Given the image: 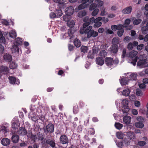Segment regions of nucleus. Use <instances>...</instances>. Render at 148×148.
Masks as SVG:
<instances>
[{
	"label": "nucleus",
	"instance_id": "1",
	"mask_svg": "<svg viewBox=\"0 0 148 148\" xmlns=\"http://www.w3.org/2000/svg\"><path fill=\"white\" fill-rule=\"evenodd\" d=\"M92 26H90L85 29V34L86 35L87 37L88 38L91 37H95L98 35V32L92 29Z\"/></svg>",
	"mask_w": 148,
	"mask_h": 148
},
{
	"label": "nucleus",
	"instance_id": "2",
	"mask_svg": "<svg viewBox=\"0 0 148 148\" xmlns=\"http://www.w3.org/2000/svg\"><path fill=\"white\" fill-rule=\"evenodd\" d=\"M122 104L123 105L122 108L121 112L123 114L125 115L128 112L129 108L128 106V101L126 99H124L122 100Z\"/></svg>",
	"mask_w": 148,
	"mask_h": 148
},
{
	"label": "nucleus",
	"instance_id": "3",
	"mask_svg": "<svg viewBox=\"0 0 148 148\" xmlns=\"http://www.w3.org/2000/svg\"><path fill=\"white\" fill-rule=\"evenodd\" d=\"M137 53L138 52L136 51L133 50L131 51L129 54V57L132 61L130 63L132 64L134 66L136 65L137 62L138 57L136 56Z\"/></svg>",
	"mask_w": 148,
	"mask_h": 148
},
{
	"label": "nucleus",
	"instance_id": "4",
	"mask_svg": "<svg viewBox=\"0 0 148 148\" xmlns=\"http://www.w3.org/2000/svg\"><path fill=\"white\" fill-rule=\"evenodd\" d=\"M137 120L138 121L135 123V126L137 128H142L144 126L143 122L144 121V118L142 116H138L137 118Z\"/></svg>",
	"mask_w": 148,
	"mask_h": 148
},
{
	"label": "nucleus",
	"instance_id": "5",
	"mask_svg": "<svg viewBox=\"0 0 148 148\" xmlns=\"http://www.w3.org/2000/svg\"><path fill=\"white\" fill-rule=\"evenodd\" d=\"M44 129L45 132H53L54 130V126L53 124L49 123L44 127Z\"/></svg>",
	"mask_w": 148,
	"mask_h": 148
},
{
	"label": "nucleus",
	"instance_id": "6",
	"mask_svg": "<svg viewBox=\"0 0 148 148\" xmlns=\"http://www.w3.org/2000/svg\"><path fill=\"white\" fill-rule=\"evenodd\" d=\"M144 56L143 55H141L139 56L138 58L139 60L137 62L138 65L139 66H141L143 65L144 64H147V65H146V66H148V62L145 63L146 61V59L144 58Z\"/></svg>",
	"mask_w": 148,
	"mask_h": 148
},
{
	"label": "nucleus",
	"instance_id": "7",
	"mask_svg": "<svg viewBox=\"0 0 148 148\" xmlns=\"http://www.w3.org/2000/svg\"><path fill=\"white\" fill-rule=\"evenodd\" d=\"M105 61L106 65L109 67L114 65V60L112 58L107 57L105 58Z\"/></svg>",
	"mask_w": 148,
	"mask_h": 148
},
{
	"label": "nucleus",
	"instance_id": "8",
	"mask_svg": "<svg viewBox=\"0 0 148 148\" xmlns=\"http://www.w3.org/2000/svg\"><path fill=\"white\" fill-rule=\"evenodd\" d=\"M74 12V8L72 6L68 7L65 9V12L66 14L69 16L72 15Z\"/></svg>",
	"mask_w": 148,
	"mask_h": 148
},
{
	"label": "nucleus",
	"instance_id": "9",
	"mask_svg": "<svg viewBox=\"0 0 148 148\" xmlns=\"http://www.w3.org/2000/svg\"><path fill=\"white\" fill-rule=\"evenodd\" d=\"M60 143L63 144L67 143H68L67 137L65 135H62L60 138Z\"/></svg>",
	"mask_w": 148,
	"mask_h": 148
},
{
	"label": "nucleus",
	"instance_id": "10",
	"mask_svg": "<svg viewBox=\"0 0 148 148\" xmlns=\"http://www.w3.org/2000/svg\"><path fill=\"white\" fill-rule=\"evenodd\" d=\"M38 116L33 114L32 112H31L28 115L29 118H31V119L34 122H36L38 119Z\"/></svg>",
	"mask_w": 148,
	"mask_h": 148
},
{
	"label": "nucleus",
	"instance_id": "11",
	"mask_svg": "<svg viewBox=\"0 0 148 148\" xmlns=\"http://www.w3.org/2000/svg\"><path fill=\"white\" fill-rule=\"evenodd\" d=\"M132 8L131 6H129L126 7L122 10L123 14H129L131 13Z\"/></svg>",
	"mask_w": 148,
	"mask_h": 148
},
{
	"label": "nucleus",
	"instance_id": "12",
	"mask_svg": "<svg viewBox=\"0 0 148 148\" xmlns=\"http://www.w3.org/2000/svg\"><path fill=\"white\" fill-rule=\"evenodd\" d=\"M8 79L9 80V82L10 84H18L20 83L19 81L18 80H16V78L14 77L9 76Z\"/></svg>",
	"mask_w": 148,
	"mask_h": 148
},
{
	"label": "nucleus",
	"instance_id": "13",
	"mask_svg": "<svg viewBox=\"0 0 148 148\" xmlns=\"http://www.w3.org/2000/svg\"><path fill=\"white\" fill-rule=\"evenodd\" d=\"M3 58L5 61L9 62H10L12 59V56L9 53H6L3 56Z\"/></svg>",
	"mask_w": 148,
	"mask_h": 148
},
{
	"label": "nucleus",
	"instance_id": "14",
	"mask_svg": "<svg viewBox=\"0 0 148 148\" xmlns=\"http://www.w3.org/2000/svg\"><path fill=\"white\" fill-rule=\"evenodd\" d=\"M111 51L114 53L117 52L118 50V46L117 45L113 44L110 47Z\"/></svg>",
	"mask_w": 148,
	"mask_h": 148
},
{
	"label": "nucleus",
	"instance_id": "15",
	"mask_svg": "<svg viewBox=\"0 0 148 148\" xmlns=\"http://www.w3.org/2000/svg\"><path fill=\"white\" fill-rule=\"evenodd\" d=\"M1 144L4 146H7L10 144V140L7 138H3L1 140Z\"/></svg>",
	"mask_w": 148,
	"mask_h": 148
},
{
	"label": "nucleus",
	"instance_id": "16",
	"mask_svg": "<svg viewBox=\"0 0 148 148\" xmlns=\"http://www.w3.org/2000/svg\"><path fill=\"white\" fill-rule=\"evenodd\" d=\"M9 125L8 124H6L1 127V130L4 132V133H7L9 131Z\"/></svg>",
	"mask_w": 148,
	"mask_h": 148
},
{
	"label": "nucleus",
	"instance_id": "17",
	"mask_svg": "<svg viewBox=\"0 0 148 148\" xmlns=\"http://www.w3.org/2000/svg\"><path fill=\"white\" fill-rule=\"evenodd\" d=\"M131 117L129 116H125L123 118V122L126 125L130 123Z\"/></svg>",
	"mask_w": 148,
	"mask_h": 148
},
{
	"label": "nucleus",
	"instance_id": "18",
	"mask_svg": "<svg viewBox=\"0 0 148 148\" xmlns=\"http://www.w3.org/2000/svg\"><path fill=\"white\" fill-rule=\"evenodd\" d=\"M96 63L100 66H102L104 64V60L103 58L98 57L96 58Z\"/></svg>",
	"mask_w": 148,
	"mask_h": 148
},
{
	"label": "nucleus",
	"instance_id": "19",
	"mask_svg": "<svg viewBox=\"0 0 148 148\" xmlns=\"http://www.w3.org/2000/svg\"><path fill=\"white\" fill-rule=\"evenodd\" d=\"M121 85H126L127 84L129 80V79L127 77L123 78L121 80H119Z\"/></svg>",
	"mask_w": 148,
	"mask_h": 148
},
{
	"label": "nucleus",
	"instance_id": "20",
	"mask_svg": "<svg viewBox=\"0 0 148 148\" xmlns=\"http://www.w3.org/2000/svg\"><path fill=\"white\" fill-rule=\"evenodd\" d=\"M19 140V136L17 135H13L12 137V140L13 143H17Z\"/></svg>",
	"mask_w": 148,
	"mask_h": 148
},
{
	"label": "nucleus",
	"instance_id": "21",
	"mask_svg": "<svg viewBox=\"0 0 148 148\" xmlns=\"http://www.w3.org/2000/svg\"><path fill=\"white\" fill-rule=\"evenodd\" d=\"M11 50L12 53L18 52L19 51V49L18 46L15 44L12 46Z\"/></svg>",
	"mask_w": 148,
	"mask_h": 148
},
{
	"label": "nucleus",
	"instance_id": "22",
	"mask_svg": "<svg viewBox=\"0 0 148 148\" xmlns=\"http://www.w3.org/2000/svg\"><path fill=\"white\" fill-rule=\"evenodd\" d=\"M134 133L133 132H127V137L130 140H132L135 138Z\"/></svg>",
	"mask_w": 148,
	"mask_h": 148
},
{
	"label": "nucleus",
	"instance_id": "23",
	"mask_svg": "<svg viewBox=\"0 0 148 148\" xmlns=\"http://www.w3.org/2000/svg\"><path fill=\"white\" fill-rule=\"evenodd\" d=\"M89 5V4L88 3L84 4V3H82L78 6V9L79 10H82L86 8Z\"/></svg>",
	"mask_w": 148,
	"mask_h": 148
},
{
	"label": "nucleus",
	"instance_id": "24",
	"mask_svg": "<svg viewBox=\"0 0 148 148\" xmlns=\"http://www.w3.org/2000/svg\"><path fill=\"white\" fill-rule=\"evenodd\" d=\"M130 90L128 89H126L123 90L122 95L126 97L128 96L130 93Z\"/></svg>",
	"mask_w": 148,
	"mask_h": 148
},
{
	"label": "nucleus",
	"instance_id": "25",
	"mask_svg": "<svg viewBox=\"0 0 148 148\" xmlns=\"http://www.w3.org/2000/svg\"><path fill=\"white\" fill-rule=\"evenodd\" d=\"M18 133L19 134L25 135L26 134L27 132L24 128L21 127L19 129Z\"/></svg>",
	"mask_w": 148,
	"mask_h": 148
},
{
	"label": "nucleus",
	"instance_id": "26",
	"mask_svg": "<svg viewBox=\"0 0 148 148\" xmlns=\"http://www.w3.org/2000/svg\"><path fill=\"white\" fill-rule=\"evenodd\" d=\"M9 34L10 37L14 38L16 36V34L15 31L14 30H11L9 33Z\"/></svg>",
	"mask_w": 148,
	"mask_h": 148
},
{
	"label": "nucleus",
	"instance_id": "27",
	"mask_svg": "<svg viewBox=\"0 0 148 148\" xmlns=\"http://www.w3.org/2000/svg\"><path fill=\"white\" fill-rule=\"evenodd\" d=\"M56 18H60L62 14V11L60 9H58L55 12Z\"/></svg>",
	"mask_w": 148,
	"mask_h": 148
},
{
	"label": "nucleus",
	"instance_id": "28",
	"mask_svg": "<svg viewBox=\"0 0 148 148\" xmlns=\"http://www.w3.org/2000/svg\"><path fill=\"white\" fill-rule=\"evenodd\" d=\"M97 20V18L96 19L95 22V24L94 25V27L95 28L98 27H100L102 24L101 22H100L101 20L98 21Z\"/></svg>",
	"mask_w": 148,
	"mask_h": 148
},
{
	"label": "nucleus",
	"instance_id": "29",
	"mask_svg": "<svg viewBox=\"0 0 148 148\" xmlns=\"http://www.w3.org/2000/svg\"><path fill=\"white\" fill-rule=\"evenodd\" d=\"M22 44V38L18 37L16 39V41L15 44L18 46V45H21Z\"/></svg>",
	"mask_w": 148,
	"mask_h": 148
},
{
	"label": "nucleus",
	"instance_id": "30",
	"mask_svg": "<svg viewBox=\"0 0 148 148\" xmlns=\"http://www.w3.org/2000/svg\"><path fill=\"white\" fill-rule=\"evenodd\" d=\"M1 71L3 72L7 73L9 71L8 68L6 66H2L0 68Z\"/></svg>",
	"mask_w": 148,
	"mask_h": 148
},
{
	"label": "nucleus",
	"instance_id": "31",
	"mask_svg": "<svg viewBox=\"0 0 148 148\" xmlns=\"http://www.w3.org/2000/svg\"><path fill=\"white\" fill-rule=\"evenodd\" d=\"M75 24V22L74 21L71 20H69L67 23L68 26L70 27H73Z\"/></svg>",
	"mask_w": 148,
	"mask_h": 148
},
{
	"label": "nucleus",
	"instance_id": "32",
	"mask_svg": "<svg viewBox=\"0 0 148 148\" xmlns=\"http://www.w3.org/2000/svg\"><path fill=\"white\" fill-rule=\"evenodd\" d=\"M45 143L47 144H49L52 147H54L55 146V144L54 142L52 140L49 139L46 140Z\"/></svg>",
	"mask_w": 148,
	"mask_h": 148
},
{
	"label": "nucleus",
	"instance_id": "33",
	"mask_svg": "<svg viewBox=\"0 0 148 148\" xmlns=\"http://www.w3.org/2000/svg\"><path fill=\"white\" fill-rule=\"evenodd\" d=\"M101 12L100 15L101 16L106 15L107 14V13L106 12V8L104 7H102L101 8Z\"/></svg>",
	"mask_w": 148,
	"mask_h": 148
},
{
	"label": "nucleus",
	"instance_id": "34",
	"mask_svg": "<svg viewBox=\"0 0 148 148\" xmlns=\"http://www.w3.org/2000/svg\"><path fill=\"white\" fill-rule=\"evenodd\" d=\"M87 14L86 12L84 11H82L79 12L78 14V16L79 18H82L85 16Z\"/></svg>",
	"mask_w": 148,
	"mask_h": 148
},
{
	"label": "nucleus",
	"instance_id": "35",
	"mask_svg": "<svg viewBox=\"0 0 148 148\" xmlns=\"http://www.w3.org/2000/svg\"><path fill=\"white\" fill-rule=\"evenodd\" d=\"M67 0H53V1L59 4L64 5L67 1Z\"/></svg>",
	"mask_w": 148,
	"mask_h": 148
},
{
	"label": "nucleus",
	"instance_id": "36",
	"mask_svg": "<svg viewBox=\"0 0 148 148\" xmlns=\"http://www.w3.org/2000/svg\"><path fill=\"white\" fill-rule=\"evenodd\" d=\"M116 135L118 138L121 139L123 138L125 135L123 132H117Z\"/></svg>",
	"mask_w": 148,
	"mask_h": 148
},
{
	"label": "nucleus",
	"instance_id": "37",
	"mask_svg": "<svg viewBox=\"0 0 148 148\" xmlns=\"http://www.w3.org/2000/svg\"><path fill=\"white\" fill-rule=\"evenodd\" d=\"M92 53L94 55L97 54L98 52L99 51V48L98 47H96L95 46H94L92 49Z\"/></svg>",
	"mask_w": 148,
	"mask_h": 148
},
{
	"label": "nucleus",
	"instance_id": "38",
	"mask_svg": "<svg viewBox=\"0 0 148 148\" xmlns=\"http://www.w3.org/2000/svg\"><path fill=\"white\" fill-rule=\"evenodd\" d=\"M74 43L76 47H80L81 45L80 40L77 39H75V40L74 41Z\"/></svg>",
	"mask_w": 148,
	"mask_h": 148
},
{
	"label": "nucleus",
	"instance_id": "39",
	"mask_svg": "<svg viewBox=\"0 0 148 148\" xmlns=\"http://www.w3.org/2000/svg\"><path fill=\"white\" fill-rule=\"evenodd\" d=\"M17 65L14 62H10V69H13L16 68L17 67Z\"/></svg>",
	"mask_w": 148,
	"mask_h": 148
},
{
	"label": "nucleus",
	"instance_id": "40",
	"mask_svg": "<svg viewBox=\"0 0 148 148\" xmlns=\"http://www.w3.org/2000/svg\"><path fill=\"white\" fill-rule=\"evenodd\" d=\"M99 56L103 58H104L107 55V53L105 50H102L100 51Z\"/></svg>",
	"mask_w": 148,
	"mask_h": 148
},
{
	"label": "nucleus",
	"instance_id": "41",
	"mask_svg": "<svg viewBox=\"0 0 148 148\" xmlns=\"http://www.w3.org/2000/svg\"><path fill=\"white\" fill-rule=\"evenodd\" d=\"M123 125L122 124H121L119 123H115V127L117 129L120 130L122 129Z\"/></svg>",
	"mask_w": 148,
	"mask_h": 148
},
{
	"label": "nucleus",
	"instance_id": "42",
	"mask_svg": "<svg viewBox=\"0 0 148 148\" xmlns=\"http://www.w3.org/2000/svg\"><path fill=\"white\" fill-rule=\"evenodd\" d=\"M131 22L129 18L126 19L124 22V24H123L124 27H127L130 24Z\"/></svg>",
	"mask_w": 148,
	"mask_h": 148
},
{
	"label": "nucleus",
	"instance_id": "43",
	"mask_svg": "<svg viewBox=\"0 0 148 148\" xmlns=\"http://www.w3.org/2000/svg\"><path fill=\"white\" fill-rule=\"evenodd\" d=\"M98 20V21L99 20H102L103 22L104 23H106L108 21V19L107 18H106L104 17H99L97 18V20Z\"/></svg>",
	"mask_w": 148,
	"mask_h": 148
},
{
	"label": "nucleus",
	"instance_id": "44",
	"mask_svg": "<svg viewBox=\"0 0 148 148\" xmlns=\"http://www.w3.org/2000/svg\"><path fill=\"white\" fill-rule=\"evenodd\" d=\"M148 29V26H143L142 27L141 30L142 33L143 34H146L147 31Z\"/></svg>",
	"mask_w": 148,
	"mask_h": 148
},
{
	"label": "nucleus",
	"instance_id": "45",
	"mask_svg": "<svg viewBox=\"0 0 148 148\" xmlns=\"http://www.w3.org/2000/svg\"><path fill=\"white\" fill-rule=\"evenodd\" d=\"M137 75L135 73H132L130 75V78L131 80H135L136 79Z\"/></svg>",
	"mask_w": 148,
	"mask_h": 148
},
{
	"label": "nucleus",
	"instance_id": "46",
	"mask_svg": "<svg viewBox=\"0 0 148 148\" xmlns=\"http://www.w3.org/2000/svg\"><path fill=\"white\" fill-rule=\"evenodd\" d=\"M119 42V38L118 37L115 38H113L112 43L114 44H118Z\"/></svg>",
	"mask_w": 148,
	"mask_h": 148
},
{
	"label": "nucleus",
	"instance_id": "47",
	"mask_svg": "<svg viewBox=\"0 0 148 148\" xmlns=\"http://www.w3.org/2000/svg\"><path fill=\"white\" fill-rule=\"evenodd\" d=\"M97 7V4L95 3H93L90 5L89 8V10H92L96 8Z\"/></svg>",
	"mask_w": 148,
	"mask_h": 148
},
{
	"label": "nucleus",
	"instance_id": "48",
	"mask_svg": "<svg viewBox=\"0 0 148 148\" xmlns=\"http://www.w3.org/2000/svg\"><path fill=\"white\" fill-rule=\"evenodd\" d=\"M81 51L84 53H86L88 50V47L85 46H82L81 48Z\"/></svg>",
	"mask_w": 148,
	"mask_h": 148
},
{
	"label": "nucleus",
	"instance_id": "49",
	"mask_svg": "<svg viewBox=\"0 0 148 148\" xmlns=\"http://www.w3.org/2000/svg\"><path fill=\"white\" fill-rule=\"evenodd\" d=\"M142 21V20L140 18L135 19L133 22V24L135 25H137L139 24Z\"/></svg>",
	"mask_w": 148,
	"mask_h": 148
},
{
	"label": "nucleus",
	"instance_id": "50",
	"mask_svg": "<svg viewBox=\"0 0 148 148\" xmlns=\"http://www.w3.org/2000/svg\"><path fill=\"white\" fill-rule=\"evenodd\" d=\"M99 12V10L98 9H95L92 13L91 14L92 16H95L98 14Z\"/></svg>",
	"mask_w": 148,
	"mask_h": 148
},
{
	"label": "nucleus",
	"instance_id": "51",
	"mask_svg": "<svg viewBox=\"0 0 148 148\" xmlns=\"http://www.w3.org/2000/svg\"><path fill=\"white\" fill-rule=\"evenodd\" d=\"M73 112L75 114H77L78 112V108L77 105H75L73 108Z\"/></svg>",
	"mask_w": 148,
	"mask_h": 148
},
{
	"label": "nucleus",
	"instance_id": "52",
	"mask_svg": "<svg viewBox=\"0 0 148 148\" xmlns=\"http://www.w3.org/2000/svg\"><path fill=\"white\" fill-rule=\"evenodd\" d=\"M124 32V29H121L119 30L117 32V34L118 36L119 37H121L122 36Z\"/></svg>",
	"mask_w": 148,
	"mask_h": 148
},
{
	"label": "nucleus",
	"instance_id": "53",
	"mask_svg": "<svg viewBox=\"0 0 148 148\" xmlns=\"http://www.w3.org/2000/svg\"><path fill=\"white\" fill-rule=\"evenodd\" d=\"M38 119L41 120L43 122L44 121L45 119L44 115L42 114L38 115Z\"/></svg>",
	"mask_w": 148,
	"mask_h": 148
},
{
	"label": "nucleus",
	"instance_id": "54",
	"mask_svg": "<svg viewBox=\"0 0 148 148\" xmlns=\"http://www.w3.org/2000/svg\"><path fill=\"white\" fill-rule=\"evenodd\" d=\"M68 34L69 36L72 37L74 33L73 32L72 30L71 29H70L68 30Z\"/></svg>",
	"mask_w": 148,
	"mask_h": 148
},
{
	"label": "nucleus",
	"instance_id": "55",
	"mask_svg": "<svg viewBox=\"0 0 148 148\" xmlns=\"http://www.w3.org/2000/svg\"><path fill=\"white\" fill-rule=\"evenodd\" d=\"M94 55L92 53V54L91 52H89L88 53V54L87 56V58H90L91 59H93L94 58Z\"/></svg>",
	"mask_w": 148,
	"mask_h": 148
},
{
	"label": "nucleus",
	"instance_id": "56",
	"mask_svg": "<svg viewBox=\"0 0 148 148\" xmlns=\"http://www.w3.org/2000/svg\"><path fill=\"white\" fill-rule=\"evenodd\" d=\"M138 145L140 146H143L146 144V143L144 141H139L138 142Z\"/></svg>",
	"mask_w": 148,
	"mask_h": 148
},
{
	"label": "nucleus",
	"instance_id": "57",
	"mask_svg": "<svg viewBox=\"0 0 148 148\" xmlns=\"http://www.w3.org/2000/svg\"><path fill=\"white\" fill-rule=\"evenodd\" d=\"M122 142L123 143H124L126 146H127L130 144L129 140L126 139H124L123 140Z\"/></svg>",
	"mask_w": 148,
	"mask_h": 148
},
{
	"label": "nucleus",
	"instance_id": "58",
	"mask_svg": "<svg viewBox=\"0 0 148 148\" xmlns=\"http://www.w3.org/2000/svg\"><path fill=\"white\" fill-rule=\"evenodd\" d=\"M1 23L3 25H5L6 26H8L9 25V22L6 20H3L1 21Z\"/></svg>",
	"mask_w": 148,
	"mask_h": 148
},
{
	"label": "nucleus",
	"instance_id": "59",
	"mask_svg": "<svg viewBox=\"0 0 148 148\" xmlns=\"http://www.w3.org/2000/svg\"><path fill=\"white\" fill-rule=\"evenodd\" d=\"M96 19H95V18L93 17L90 18L89 20V22L90 24H92L93 23H95V22Z\"/></svg>",
	"mask_w": 148,
	"mask_h": 148
},
{
	"label": "nucleus",
	"instance_id": "60",
	"mask_svg": "<svg viewBox=\"0 0 148 148\" xmlns=\"http://www.w3.org/2000/svg\"><path fill=\"white\" fill-rule=\"evenodd\" d=\"M0 41L3 44H6V42L5 38L3 36L0 38Z\"/></svg>",
	"mask_w": 148,
	"mask_h": 148
},
{
	"label": "nucleus",
	"instance_id": "61",
	"mask_svg": "<svg viewBox=\"0 0 148 148\" xmlns=\"http://www.w3.org/2000/svg\"><path fill=\"white\" fill-rule=\"evenodd\" d=\"M116 144L119 148H121L122 147L123 145L122 142H118L116 143Z\"/></svg>",
	"mask_w": 148,
	"mask_h": 148
},
{
	"label": "nucleus",
	"instance_id": "62",
	"mask_svg": "<svg viewBox=\"0 0 148 148\" xmlns=\"http://www.w3.org/2000/svg\"><path fill=\"white\" fill-rule=\"evenodd\" d=\"M133 44L132 43H129L127 45V48L129 50H131L132 49L133 47Z\"/></svg>",
	"mask_w": 148,
	"mask_h": 148
},
{
	"label": "nucleus",
	"instance_id": "63",
	"mask_svg": "<svg viewBox=\"0 0 148 148\" xmlns=\"http://www.w3.org/2000/svg\"><path fill=\"white\" fill-rule=\"evenodd\" d=\"M69 15H67L66 14V15H64L63 17V19L65 21H67L68 22V21L69 20Z\"/></svg>",
	"mask_w": 148,
	"mask_h": 148
},
{
	"label": "nucleus",
	"instance_id": "64",
	"mask_svg": "<svg viewBox=\"0 0 148 148\" xmlns=\"http://www.w3.org/2000/svg\"><path fill=\"white\" fill-rule=\"evenodd\" d=\"M126 50L125 49H124L122 51V57L123 58H124L126 56Z\"/></svg>",
	"mask_w": 148,
	"mask_h": 148
}]
</instances>
